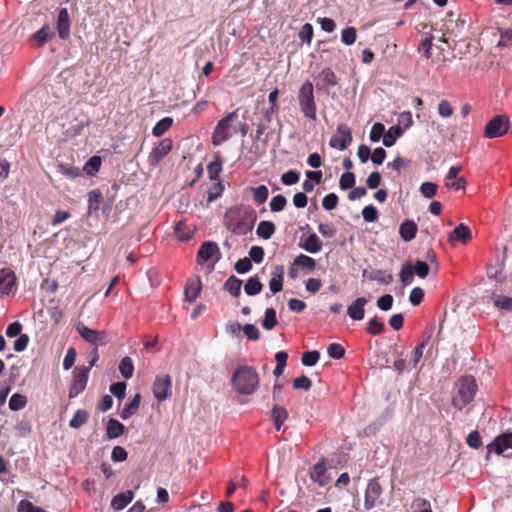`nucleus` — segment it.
I'll return each instance as SVG.
<instances>
[{
	"instance_id": "obj_1",
	"label": "nucleus",
	"mask_w": 512,
	"mask_h": 512,
	"mask_svg": "<svg viewBox=\"0 0 512 512\" xmlns=\"http://www.w3.org/2000/svg\"><path fill=\"white\" fill-rule=\"evenodd\" d=\"M257 215L253 208L247 206H232L224 214V226L233 234L244 236L251 232Z\"/></svg>"
},
{
	"instance_id": "obj_2",
	"label": "nucleus",
	"mask_w": 512,
	"mask_h": 512,
	"mask_svg": "<svg viewBox=\"0 0 512 512\" xmlns=\"http://www.w3.org/2000/svg\"><path fill=\"white\" fill-rule=\"evenodd\" d=\"M259 375L255 368L240 366L232 376V385L240 395H252L259 387Z\"/></svg>"
},
{
	"instance_id": "obj_3",
	"label": "nucleus",
	"mask_w": 512,
	"mask_h": 512,
	"mask_svg": "<svg viewBox=\"0 0 512 512\" xmlns=\"http://www.w3.org/2000/svg\"><path fill=\"white\" fill-rule=\"evenodd\" d=\"M477 384L473 376H462L454 384L451 404L458 410L470 404L476 394Z\"/></svg>"
},
{
	"instance_id": "obj_4",
	"label": "nucleus",
	"mask_w": 512,
	"mask_h": 512,
	"mask_svg": "<svg viewBox=\"0 0 512 512\" xmlns=\"http://www.w3.org/2000/svg\"><path fill=\"white\" fill-rule=\"evenodd\" d=\"M298 103L302 114L310 119L316 120L317 106L314 97V87L310 81H305L298 91Z\"/></svg>"
},
{
	"instance_id": "obj_5",
	"label": "nucleus",
	"mask_w": 512,
	"mask_h": 512,
	"mask_svg": "<svg viewBox=\"0 0 512 512\" xmlns=\"http://www.w3.org/2000/svg\"><path fill=\"white\" fill-rule=\"evenodd\" d=\"M237 112L238 110L232 111L217 122L212 134V144L214 146L222 145L237 133L236 127L232 125L238 118Z\"/></svg>"
},
{
	"instance_id": "obj_6",
	"label": "nucleus",
	"mask_w": 512,
	"mask_h": 512,
	"mask_svg": "<svg viewBox=\"0 0 512 512\" xmlns=\"http://www.w3.org/2000/svg\"><path fill=\"white\" fill-rule=\"evenodd\" d=\"M509 128V118L505 115H497L486 124L484 137L489 139L501 137L508 132Z\"/></svg>"
},
{
	"instance_id": "obj_7",
	"label": "nucleus",
	"mask_w": 512,
	"mask_h": 512,
	"mask_svg": "<svg viewBox=\"0 0 512 512\" xmlns=\"http://www.w3.org/2000/svg\"><path fill=\"white\" fill-rule=\"evenodd\" d=\"M382 492L383 490L378 478L370 479L365 490L364 508L366 510H371L377 504H380V497L382 495Z\"/></svg>"
},
{
	"instance_id": "obj_8",
	"label": "nucleus",
	"mask_w": 512,
	"mask_h": 512,
	"mask_svg": "<svg viewBox=\"0 0 512 512\" xmlns=\"http://www.w3.org/2000/svg\"><path fill=\"white\" fill-rule=\"evenodd\" d=\"M90 367H77L74 370L73 381L69 389V397L74 398L86 388Z\"/></svg>"
},
{
	"instance_id": "obj_9",
	"label": "nucleus",
	"mask_w": 512,
	"mask_h": 512,
	"mask_svg": "<svg viewBox=\"0 0 512 512\" xmlns=\"http://www.w3.org/2000/svg\"><path fill=\"white\" fill-rule=\"evenodd\" d=\"M352 142V132L348 125L339 124L336 133L330 139V146L338 150L346 149Z\"/></svg>"
},
{
	"instance_id": "obj_10",
	"label": "nucleus",
	"mask_w": 512,
	"mask_h": 512,
	"mask_svg": "<svg viewBox=\"0 0 512 512\" xmlns=\"http://www.w3.org/2000/svg\"><path fill=\"white\" fill-rule=\"evenodd\" d=\"M173 142L170 138L162 139L148 156L149 164L157 166L172 150Z\"/></svg>"
},
{
	"instance_id": "obj_11",
	"label": "nucleus",
	"mask_w": 512,
	"mask_h": 512,
	"mask_svg": "<svg viewBox=\"0 0 512 512\" xmlns=\"http://www.w3.org/2000/svg\"><path fill=\"white\" fill-rule=\"evenodd\" d=\"M76 330L85 341L95 345V347L107 343L106 333L103 331L93 330L82 323L76 326Z\"/></svg>"
},
{
	"instance_id": "obj_12",
	"label": "nucleus",
	"mask_w": 512,
	"mask_h": 512,
	"mask_svg": "<svg viewBox=\"0 0 512 512\" xmlns=\"http://www.w3.org/2000/svg\"><path fill=\"white\" fill-rule=\"evenodd\" d=\"M171 378L169 375L157 376L153 383V394L158 401L166 400L170 395Z\"/></svg>"
},
{
	"instance_id": "obj_13",
	"label": "nucleus",
	"mask_w": 512,
	"mask_h": 512,
	"mask_svg": "<svg viewBox=\"0 0 512 512\" xmlns=\"http://www.w3.org/2000/svg\"><path fill=\"white\" fill-rule=\"evenodd\" d=\"M216 256L215 261L220 258V250L215 242L206 241L203 242L198 250L197 258L198 262H206Z\"/></svg>"
},
{
	"instance_id": "obj_14",
	"label": "nucleus",
	"mask_w": 512,
	"mask_h": 512,
	"mask_svg": "<svg viewBox=\"0 0 512 512\" xmlns=\"http://www.w3.org/2000/svg\"><path fill=\"white\" fill-rule=\"evenodd\" d=\"M57 31L62 40H66L70 36V17L67 8H61L59 10Z\"/></svg>"
},
{
	"instance_id": "obj_15",
	"label": "nucleus",
	"mask_w": 512,
	"mask_h": 512,
	"mask_svg": "<svg viewBox=\"0 0 512 512\" xmlns=\"http://www.w3.org/2000/svg\"><path fill=\"white\" fill-rule=\"evenodd\" d=\"M16 282V275L14 271L9 268H2L0 270V293L8 295Z\"/></svg>"
},
{
	"instance_id": "obj_16",
	"label": "nucleus",
	"mask_w": 512,
	"mask_h": 512,
	"mask_svg": "<svg viewBox=\"0 0 512 512\" xmlns=\"http://www.w3.org/2000/svg\"><path fill=\"white\" fill-rule=\"evenodd\" d=\"M367 304V299L364 297L357 298L351 305L348 306V316L356 321H360L364 318L365 310L364 307Z\"/></svg>"
},
{
	"instance_id": "obj_17",
	"label": "nucleus",
	"mask_w": 512,
	"mask_h": 512,
	"mask_svg": "<svg viewBox=\"0 0 512 512\" xmlns=\"http://www.w3.org/2000/svg\"><path fill=\"white\" fill-rule=\"evenodd\" d=\"M310 478L318 483L320 486H324L328 483V477L326 476V464L324 460L317 462L310 470Z\"/></svg>"
},
{
	"instance_id": "obj_18",
	"label": "nucleus",
	"mask_w": 512,
	"mask_h": 512,
	"mask_svg": "<svg viewBox=\"0 0 512 512\" xmlns=\"http://www.w3.org/2000/svg\"><path fill=\"white\" fill-rule=\"evenodd\" d=\"M472 238L471 230L468 226L464 224L457 225L454 230L449 234L448 241L453 243L454 241H460L462 243H467Z\"/></svg>"
},
{
	"instance_id": "obj_19",
	"label": "nucleus",
	"mask_w": 512,
	"mask_h": 512,
	"mask_svg": "<svg viewBox=\"0 0 512 512\" xmlns=\"http://www.w3.org/2000/svg\"><path fill=\"white\" fill-rule=\"evenodd\" d=\"M202 285L199 277L191 278L187 281L185 286V299L193 303L201 291Z\"/></svg>"
},
{
	"instance_id": "obj_20",
	"label": "nucleus",
	"mask_w": 512,
	"mask_h": 512,
	"mask_svg": "<svg viewBox=\"0 0 512 512\" xmlns=\"http://www.w3.org/2000/svg\"><path fill=\"white\" fill-rule=\"evenodd\" d=\"M134 498L131 490L115 495L111 500V507L117 511L124 509Z\"/></svg>"
},
{
	"instance_id": "obj_21",
	"label": "nucleus",
	"mask_w": 512,
	"mask_h": 512,
	"mask_svg": "<svg viewBox=\"0 0 512 512\" xmlns=\"http://www.w3.org/2000/svg\"><path fill=\"white\" fill-rule=\"evenodd\" d=\"M399 234L405 242H409L416 237L417 225L412 220L404 221L399 227Z\"/></svg>"
},
{
	"instance_id": "obj_22",
	"label": "nucleus",
	"mask_w": 512,
	"mask_h": 512,
	"mask_svg": "<svg viewBox=\"0 0 512 512\" xmlns=\"http://www.w3.org/2000/svg\"><path fill=\"white\" fill-rule=\"evenodd\" d=\"M283 274H284V268L283 266L279 265L276 266L274 271L272 272V278L269 281V287L272 293H278L283 288Z\"/></svg>"
},
{
	"instance_id": "obj_23",
	"label": "nucleus",
	"mask_w": 512,
	"mask_h": 512,
	"mask_svg": "<svg viewBox=\"0 0 512 512\" xmlns=\"http://www.w3.org/2000/svg\"><path fill=\"white\" fill-rule=\"evenodd\" d=\"M271 418L273 420L274 427L279 431L283 423L288 418V412L284 407L275 404L272 408Z\"/></svg>"
},
{
	"instance_id": "obj_24",
	"label": "nucleus",
	"mask_w": 512,
	"mask_h": 512,
	"mask_svg": "<svg viewBox=\"0 0 512 512\" xmlns=\"http://www.w3.org/2000/svg\"><path fill=\"white\" fill-rule=\"evenodd\" d=\"M141 402V395L137 393L130 401V403L126 404L123 410L120 413V417L123 420H126L137 413Z\"/></svg>"
},
{
	"instance_id": "obj_25",
	"label": "nucleus",
	"mask_w": 512,
	"mask_h": 512,
	"mask_svg": "<svg viewBox=\"0 0 512 512\" xmlns=\"http://www.w3.org/2000/svg\"><path fill=\"white\" fill-rule=\"evenodd\" d=\"M54 36V30L46 24L34 34L33 38L38 42L39 46H42L52 40Z\"/></svg>"
},
{
	"instance_id": "obj_26",
	"label": "nucleus",
	"mask_w": 512,
	"mask_h": 512,
	"mask_svg": "<svg viewBox=\"0 0 512 512\" xmlns=\"http://www.w3.org/2000/svg\"><path fill=\"white\" fill-rule=\"evenodd\" d=\"M275 225L271 221L263 220L258 224L256 234L262 239H270L275 232Z\"/></svg>"
},
{
	"instance_id": "obj_27",
	"label": "nucleus",
	"mask_w": 512,
	"mask_h": 512,
	"mask_svg": "<svg viewBox=\"0 0 512 512\" xmlns=\"http://www.w3.org/2000/svg\"><path fill=\"white\" fill-rule=\"evenodd\" d=\"M124 429H125V427L122 423H120L118 420L112 418V419L108 420V422H107V427H106L107 437L110 439L117 438L123 434Z\"/></svg>"
},
{
	"instance_id": "obj_28",
	"label": "nucleus",
	"mask_w": 512,
	"mask_h": 512,
	"mask_svg": "<svg viewBox=\"0 0 512 512\" xmlns=\"http://www.w3.org/2000/svg\"><path fill=\"white\" fill-rule=\"evenodd\" d=\"M90 125V120L83 114V119H80L77 124L71 125L66 131L67 138H74L81 134L82 130Z\"/></svg>"
},
{
	"instance_id": "obj_29",
	"label": "nucleus",
	"mask_w": 512,
	"mask_h": 512,
	"mask_svg": "<svg viewBox=\"0 0 512 512\" xmlns=\"http://www.w3.org/2000/svg\"><path fill=\"white\" fill-rule=\"evenodd\" d=\"M173 118L164 117L160 121L156 123V125L152 129V134L155 137H161L165 132H167L173 125Z\"/></svg>"
},
{
	"instance_id": "obj_30",
	"label": "nucleus",
	"mask_w": 512,
	"mask_h": 512,
	"mask_svg": "<svg viewBox=\"0 0 512 512\" xmlns=\"http://www.w3.org/2000/svg\"><path fill=\"white\" fill-rule=\"evenodd\" d=\"M103 200L102 193L99 189L92 190L88 193V210L93 213L99 210V205Z\"/></svg>"
},
{
	"instance_id": "obj_31",
	"label": "nucleus",
	"mask_w": 512,
	"mask_h": 512,
	"mask_svg": "<svg viewBox=\"0 0 512 512\" xmlns=\"http://www.w3.org/2000/svg\"><path fill=\"white\" fill-rule=\"evenodd\" d=\"M302 248L309 253H317L321 250L322 243L316 234H310L306 238Z\"/></svg>"
},
{
	"instance_id": "obj_32",
	"label": "nucleus",
	"mask_w": 512,
	"mask_h": 512,
	"mask_svg": "<svg viewBox=\"0 0 512 512\" xmlns=\"http://www.w3.org/2000/svg\"><path fill=\"white\" fill-rule=\"evenodd\" d=\"M430 336H427L420 344H418L411 352L409 364L415 368L423 356V350L428 344Z\"/></svg>"
},
{
	"instance_id": "obj_33",
	"label": "nucleus",
	"mask_w": 512,
	"mask_h": 512,
	"mask_svg": "<svg viewBox=\"0 0 512 512\" xmlns=\"http://www.w3.org/2000/svg\"><path fill=\"white\" fill-rule=\"evenodd\" d=\"M402 135V129L399 126L390 127L387 132H385L383 137V145L386 147H391L395 144L398 137Z\"/></svg>"
},
{
	"instance_id": "obj_34",
	"label": "nucleus",
	"mask_w": 512,
	"mask_h": 512,
	"mask_svg": "<svg viewBox=\"0 0 512 512\" xmlns=\"http://www.w3.org/2000/svg\"><path fill=\"white\" fill-rule=\"evenodd\" d=\"M242 281L235 276H230L224 283V289L231 295L237 297L241 292Z\"/></svg>"
},
{
	"instance_id": "obj_35",
	"label": "nucleus",
	"mask_w": 512,
	"mask_h": 512,
	"mask_svg": "<svg viewBox=\"0 0 512 512\" xmlns=\"http://www.w3.org/2000/svg\"><path fill=\"white\" fill-rule=\"evenodd\" d=\"M262 288H263V285L260 282V280L258 279V277H256V276L250 277L244 286L245 293L249 296H254V295L259 294L261 292Z\"/></svg>"
},
{
	"instance_id": "obj_36",
	"label": "nucleus",
	"mask_w": 512,
	"mask_h": 512,
	"mask_svg": "<svg viewBox=\"0 0 512 512\" xmlns=\"http://www.w3.org/2000/svg\"><path fill=\"white\" fill-rule=\"evenodd\" d=\"M367 332L372 335L376 336L384 332L385 326L383 321H381L377 316H374L372 319L369 320L367 323Z\"/></svg>"
},
{
	"instance_id": "obj_37",
	"label": "nucleus",
	"mask_w": 512,
	"mask_h": 512,
	"mask_svg": "<svg viewBox=\"0 0 512 512\" xmlns=\"http://www.w3.org/2000/svg\"><path fill=\"white\" fill-rule=\"evenodd\" d=\"M293 264L298 267L307 269L308 271H313L316 266L315 260L312 257L304 255V254H300L299 256H297L294 259Z\"/></svg>"
},
{
	"instance_id": "obj_38",
	"label": "nucleus",
	"mask_w": 512,
	"mask_h": 512,
	"mask_svg": "<svg viewBox=\"0 0 512 512\" xmlns=\"http://www.w3.org/2000/svg\"><path fill=\"white\" fill-rule=\"evenodd\" d=\"M207 171L210 180L218 181L220 173L222 171V161L219 157H217L214 161L210 162L207 166Z\"/></svg>"
},
{
	"instance_id": "obj_39",
	"label": "nucleus",
	"mask_w": 512,
	"mask_h": 512,
	"mask_svg": "<svg viewBox=\"0 0 512 512\" xmlns=\"http://www.w3.org/2000/svg\"><path fill=\"white\" fill-rule=\"evenodd\" d=\"M89 418L88 412L82 409H79L75 412L74 416L69 422V426L74 429L80 428L84 425Z\"/></svg>"
},
{
	"instance_id": "obj_40",
	"label": "nucleus",
	"mask_w": 512,
	"mask_h": 512,
	"mask_svg": "<svg viewBox=\"0 0 512 512\" xmlns=\"http://www.w3.org/2000/svg\"><path fill=\"white\" fill-rule=\"evenodd\" d=\"M119 371L125 379L133 376L134 365L130 357H124L119 363Z\"/></svg>"
},
{
	"instance_id": "obj_41",
	"label": "nucleus",
	"mask_w": 512,
	"mask_h": 512,
	"mask_svg": "<svg viewBox=\"0 0 512 512\" xmlns=\"http://www.w3.org/2000/svg\"><path fill=\"white\" fill-rule=\"evenodd\" d=\"M253 192V200L256 204L261 205L266 202L269 191L265 185H259L258 187L251 188Z\"/></svg>"
},
{
	"instance_id": "obj_42",
	"label": "nucleus",
	"mask_w": 512,
	"mask_h": 512,
	"mask_svg": "<svg viewBox=\"0 0 512 512\" xmlns=\"http://www.w3.org/2000/svg\"><path fill=\"white\" fill-rule=\"evenodd\" d=\"M494 305L500 309L505 311H512V297L504 296V295H495L492 297Z\"/></svg>"
},
{
	"instance_id": "obj_43",
	"label": "nucleus",
	"mask_w": 512,
	"mask_h": 512,
	"mask_svg": "<svg viewBox=\"0 0 512 512\" xmlns=\"http://www.w3.org/2000/svg\"><path fill=\"white\" fill-rule=\"evenodd\" d=\"M278 324L276 311L274 308H267L262 326L266 330H272Z\"/></svg>"
},
{
	"instance_id": "obj_44",
	"label": "nucleus",
	"mask_w": 512,
	"mask_h": 512,
	"mask_svg": "<svg viewBox=\"0 0 512 512\" xmlns=\"http://www.w3.org/2000/svg\"><path fill=\"white\" fill-rule=\"evenodd\" d=\"M27 404V399L24 395L15 393L9 399V408L13 411L23 409Z\"/></svg>"
},
{
	"instance_id": "obj_45",
	"label": "nucleus",
	"mask_w": 512,
	"mask_h": 512,
	"mask_svg": "<svg viewBox=\"0 0 512 512\" xmlns=\"http://www.w3.org/2000/svg\"><path fill=\"white\" fill-rule=\"evenodd\" d=\"M175 234L180 241H187L192 237L191 229L184 222L176 224Z\"/></svg>"
},
{
	"instance_id": "obj_46",
	"label": "nucleus",
	"mask_w": 512,
	"mask_h": 512,
	"mask_svg": "<svg viewBox=\"0 0 512 512\" xmlns=\"http://www.w3.org/2000/svg\"><path fill=\"white\" fill-rule=\"evenodd\" d=\"M400 280L404 285H409L413 281L414 273H413V267L411 264L406 263L402 266L400 274H399Z\"/></svg>"
},
{
	"instance_id": "obj_47",
	"label": "nucleus",
	"mask_w": 512,
	"mask_h": 512,
	"mask_svg": "<svg viewBox=\"0 0 512 512\" xmlns=\"http://www.w3.org/2000/svg\"><path fill=\"white\" fill-rule=\"evenodd\" d=\"M224 186L220 180L216 181L213 186L207 191V201L213 202L222 195Z\"/></svg>"
},
{
	"instance_id": "obj_48",
	"label": "nucleus",
	"mask_w": 512,
	"mask_h": 512,
	"mask_svg": "<svg viewBox=\"0 0 512 512\" xmlns=\"http://www.w3.org/2000/svg\"><path fill=\"white\" fill-rule=\"evenodd\" d=\"M413 267V273L416 274L420 278H425L428 276L431 266L425 262L417 260Z\"/></svg>"
},
{
	"instance_id": "obj_49",
	"label": "nucleus",
	"mask_w": 512,
	"mask_h": 512,
	"mask_svg": "<svg viewBox=\"0 0 512 512\" xmlns=\"http://www.w3.org/2000/svg\"><path fill=\"white\" fill-rule=\"evenodd\" d=\"M357 38V31L354 27H346L342 30L341 40L345 45H352Z\"/></svg>"
},
{
	"instance_id": "obj_50",
	"label": "nucleus",
	"mask_w": 512,
	"mask_h": 512,
	"mask_svg": "<svg viewBox=\"0 0 512 512\" xmlns=\"http://www.w3.org/2000/svg\"><path fill=\"white\" fill-rule=\"evenodd\" d=\"M322 81L328 86H336L338 84V78L331 68H325L321 72Z\"/></svg>"
},
{
	"instance_id": "obj_51",
	"label": "nucleus",
	"mask_w": 512,
	"mask_h": 512,
	"mask_svg": "<svg viewBox=\"0 0 512 512\" xmlns=\"http://www.w3.org/2000/svg\"><path fill=\"white\" fill-rule=\"evenodd\" d=\"M339 185L342 190H347L355 185V175L352 172H345L341 175Z\"/></svg>"
},
{
	"instance_id": "obj_52",
	"label": "nucleus",
	"mask_w": 512,
	"mask_h": 512,
	"mask_svg": "<svg viewBox=\"0 0 512 512\" xmlns=\"http://www.w3.org/2000/svg\"><path fill=\"white\" fill-rule=\"evenodd\" d=\"M320 358V353L316 350L304 352L302 354V364L305 366H314Z\"/></svg>"
},
{
	"instance_id": "obj_53",
	"label": "nucleus",
	"mask_w": 512,
	"mask_h": 512,
	"mask_svg": "<svg viewBox=\"0 0 512 512\" xmlns=\"http://www.w3.org/2000/svg\"><path fill=\"white\" fill-rule=\"evenodd\" d=\"M287 204L286 198L279 194L274 196L270 201V209L272 212H280L282 211Z\"/></svg>"
},
{
	"instance_id": "obj_54",
	"label": "nucleus",
	"mask_w": 512,
	"mask_h": 512,
	"mask_svg": "<svg viewBox=\"0 0 512 512\" xmlns=\"http://www.w3.org/2000/svg\"><path fill=\"white\" fill-rule=\"evenodd\" d=\"M327 353L333 359H341L345 355V349L339 343H331L327 348Z\"/></svg>"
},
{
	"instance_id": "obj_55",
	"label": "nucleus",
	"mask_w": 512,
	"mask_h": 512,
	"mask_svg": "<svg viewBox=\"0 0 512 512\" xmlns=\"http://www.w3.org/2000/svg\"><path fill=\"white\" fill-rule=\"evenodd\" d=\"M101 167V158L99 156H92L85 165L87 174L94 175Z\"/></svg>"
},
{
	"instance_id": "obj_56",
	"label": "nucleus",
	"mask_w": 512,
	"mask_h": 512,
	"mask_svg": "<svg viewBox=\"0 0 512 512\" xmlns=\"http://www.w3.org/2000/svg\"><path fill=\"white\" fill-rule=\"evenodd\" d=\"M438 186L433 182H424L420 186V192L425 198H432L437 193Z\"/></svg>"
},
{
	"instance_id": "obj_57",
	"label": "nucleus",
	"mask_w": 512,
	"mask_h": 512,
	"mask_svg": "<svg viewBox=\"0 0 512 512\" xmlns=\"http://www.w3.org/2000/svg\"><path fill=\"white\" fill-rule=\"evenodd\" d=\"M384 134H385V126L382 123L377 122L371 128L370 135H369L370 140L372 142H378L382 137H384Z\"/></svg>"
},
{
	"instance_id": "obj_58",
	"label": "nucleus",
	"mask_w": 512,
	"mask_h": 512,
	"mask_svg": "<svg viewBox=\"0 0 512 512\" xmlns=\"http://www.w3.org/2000/svg\"><path fill=\"white\" fill-rule=\"evenodd\" d=\"M311 386V380L305 375H301L293 380L294 389H303L305 391H308L311 388Z\"/></svg>"
},
{
	"instance_id": "obj_59",
	"label": "nucleus",
	"mask_w": 512,
	"mask_h": 512,
	"mask_svg": "<svg viewBox=\"0 0 512 512\" xmlns=\"http://www.w3.org/2000/svg\"><path fill=\"white\" fill-rule=\"evenodd\" d=\"M338 196L335 193L327 194L322 200V206L324 209L330 211L337 207Z\"/></svg>"
},
{
	"instance_id": "obj_60",
	"label": "nucleus",
	"mask_w": 512,
	"mask_h": 512,
	"mask_svg": "<svg viewBox=\"0 0 512 512\" xmlns=\"http://www.w3.org/2000/svg\"><path fill=\"white\" fill-rule=\"evenodd\" d=\"M424 291L420 287L412 289L409 295V301L413 306H418L423 301Z\"/></svg>"
},
{
	"instance_id": "obj_61",
	"label": "nucleus",
	"mask_w": 512,
	"mask_h": 512,
	"mask_svg": "<svg viewBox=\"0 0 512 512\" xmlns=\"http://www.w3.org/2000/svg\"><path fill=\"white\" fill-rule=\"evenodd\" d=\"M252 268V262L249 258L245 257L239 259L235 264V270L238 274H244L250 271Z\"/></svg>"
},
{
	"instance_id": "obj_62",
	"label": "nucleus",
	"mask_w": 512,
	"mask_h": 512,
	"mask_svg": "<svg viewBox=\"0 0 512 512\" xmlns=\"http://www.w3.org/2000/svg\"><path fill=\"white\" fill-rule=\"evenodd\" d=\"M393 296L390 294H384L377 300V306L379 309L383 311H388L392 308L393 305Z\"/></svg>"
},
{
	"instance_id": "obj_63",
	"label": "nucleus",
	"mask_w": 512,
	"mask_h": 512,
	"mask_svg": "<svg viewBox=\"0 0 512 512\" xmlns=\"http://www.w3.org/2000/svg\"><path fill=\"white\" fill-rule=\"evenodd\" d=\"M362 216L366 222H374L378 218V211L374 206L368 205L363 208Z\"/></svg>"
},
{
	"instance_id": "obj_64",
	"label": "nucleus",
	"mask_w": 512,
	"mask_h": 512,
	"mask_svg": "<svg viewBox=\"0 0 512 512\" xmlns=\"http://www.w3.org/2000/svg\"><path fill=\"white\" fill-rule=\"evenodd\" d=\"M499 47H512V29H506L500 32Z\"/></svg>"
}]
</instances>
